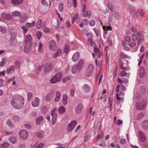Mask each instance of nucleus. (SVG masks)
<instances>
[{
	"label": "nucleus",
	"instance_id": "obj_1",
	"mask_svg": "<svg viewBox=\"0 0 148 148\" xmlns=\"http://www.w3.org/2000/svg\"><path fill=\"white\" fill-rule=\"evenodd\" d=\"M24 99L23 97L18 94L13 96L11 101L12 105L14 108L17 109L21 108L23 106Z\"/></svg>",
	"mask_w": 148,
	"mask_h": 148
},
{
	"label": "nucleus",
	"instance_id": "obj_2",
	"mask_svg": "<svg viewBox=\"0 0 148 148\" xmlns=\"http://www.w3.org/2000/svg\"><path fill=\"white\" fill-rule=\"evenodd\" d=\"M136 108L138 110H142L143 109L146 105V102L143 101L140 102H138L136 103Z\"/></svg>",
	"mask_w": 148,
	"mask_h": 148
},
{
	"label": "nucleus",
	"instance_id": "obj_3",
	"mask_svg": "<svg viewBox=\"0 0 148 148\" xmlns=\"http://www.w3.org/2000/svg\"><path fill=\"white\" fill-rule=\"evenodd\" d=\"M19 135L21 138L25 140L28 137V133L25 130H21L19 132Z\"/></svg>",
	"mask_w": 148,
	"mask_h": 148
},
{
	"label": "nucleus",
	"instance_id": "obj_4",
	"mask_svg": "<svg viewBox=\"0 0 148 148\" xmlns=\"http://www.w3.org/2000/svg\"><path fill=\"white\" fill-rule=\"evenodd\" d=\"M77 123V122L76 121H73L69 123L68 127L67 130L69 132H71Z\"/></svg>",
	"mask_w": 148,
	"mask_h": 148
},
{
	"label": "nucleus",
	"instance_id": "obj_5",
	"mask_svg": "<svg viewBox=\"0 0 148 148\" xmlns=\"http://www.w3.org/2000/svg\"><path fill=\"white\" fill-rule=\"evenodd\" d=\"M129 10L131 13L134 15H137L138 17V14L139 13V12L138 10H136L135 8L132 6H129Z\"/></svg>",
	"mask_w": 148,
	"mask_h": 148
},
{
	"label": "nucleus",
	"instance_id": "obj_6",
	"mask_svg": "<svg viewBox=\"0 0 148 148\" xmlns=\"http://www.w3.org/2000/svg\"><path fill=\"white\" fill-rule=\"evenodd\" d=\"M32 40V38L31 35L28 34L26 35L25 37V43L28 44V45H30L32 44V42L31 41Z\"/></svg>",
	"mask_w": 148,
	"mask_h": 148
},
{
	"label": "nucleus",
	"instance_id": "obj_7",
	"mask_svg": "<svg viewBox=\"0 0 148 148\" xmlns=\"http://www.w3.org/2000/svg\"><path fill=\"white\" fill-rule=\"evenodd\" d=\"M57 47L56 42L53 40L50 41L49 43V48L51 50H55Z\"/></svg>",
	"mask_w": 148,
	"mask_h": 148
},
{
	"label": "nucleus",
	"instance_id": "obj_8",
	"mask_svg": "<svg viewBox=\"0 0 148 148\" xmlns=\"http://www.w3.org/2000/svg\"><path fill=\"white\" fill-rule=\"evenodd\" d=\"M74 4V8H76L77 5V2L76 0H68L67 4L69 8H71Z\"/></svg>",
	"mask_w": 148,
	"mask_h": 148
},
{
	"label": "nucleus",
	"instance_id": "obj_9",
	"mask_svg": "<svg viewBox=\"0 0 148 148\" xmlns=\"http://www.w3.org/2000/svg\"><path fill=\"white\" fill-rule=\"evenodd\" d=\"M1 16L2 18L8 20H10L12 19V16L11 15L9 14H6L5 12L2 13L1 14Z\"/></svg>",
	"mask_w": 148,
	"mask_h": 148
},
{
	"label": "nucleus",
	"instance_id": "obj_10",
	"mask_svg": "<svg viewBox=\"0 0 148 148\" xmlns=\"http://www.w3.org/2000/svg\"><path fill=\"white\" fill-rule=\"evenodd\" d=\"M82 108L83 105L81 103L79 104L75 109L76 113L77 114H80L82 112Z\"/></svg>",
	"mask_w": 148,
	"mask_h": 148
},
{
	"label": "nucleus",
	"instance_id": "obj_11",
	"mask_svg": "<svg viewBox=\"0 0 148 148\" xmlns=\"http://www.w3.org/2000/svg\"><path fill=\"white\" fill-rule=\"evenodd\" d=\"M142 129L145 130H147L148 129V121L145 120L142 123Z\"/></svg>",
	"mask_w": 148,
	"mask_h": 148
},
{
	"label": "nucleus",
	"instance_id": "obj_12",
	"mask_svg": "<svg viewBox=\"0 0 148 148\" xmlns=\"http://www.w3.org/2000/svg\"><path fill=\"white\" fill-rule=\"evenodd\" d=\"M40 102V99L38 97H36L32 103V105L34 107H37Z\"/></svg>",
	"mask_w": 148,
	"mask_h": 148
},
{
	"label": "nucleus",
	"instance_id": "obj_13",
	"mask_svg": "<svg viewBox=\"0 0 148 148\" xmlns=\"http://www.w3.org/2000/svg\"><path fill=\"white\" fill-rule=\"evenodd\" d=\"M15 68L14 66H12L9 67L6 70V73L8 74H10L14 71Z\"/></svg>",
	"mask_w": 148,
	"mask_h": 148
},
{
	"label": "nucleus",
	"instance_id": "obj_14",
	"mask_svg": "<svg viewBox=\"0 0 148 148\" xmlns=\"http://www.w3.org/2000/svg\"><path fill=\"white\" fill-rule=\"evenodd\" d=\"M138 135L140 136V141L143 142L146 140L145 136L141 132L139 131L138 132Z\"/></svg>",
	"mask_w": 148,
	"mask_h": 148
},
{
	"label": "nucleus",
	"instance_id": "obj_15",
	"mask_svg": "<svg viewBox=\"0 0 148 148\" xmlns=\"http://www.w3.org/2000/svg\"><path fill=\"white\" fill-rule=\"evenodd\" d=\"M79 57V53L78 52H77L73 54L72 57V59L73 61L76 62L78 59Z\"/></svg>",
	"mask_w": 148,
	"mask_h": 148
},
{
	"label": "nucleus",
	"instance_id": "obj_16",
	"mask_svg": "<svg viewBox=\"0 0 148 148\" xmlns=\"http://www.w3.org/2000/svg\"><path fill=\"white\" fill-rule=\"evenodd\" d=\"M144 68L142 66H140L139 72L140 77L141 78L143 77L144 75Z\"/></svg>",
	"mask_w": 148,
	"mask_h": 148
},
{
	"label": "nucleus",
	"instance_id": "obj_17",
	"mask_svg": "<svg viewBox=\"0 0 148 148\" xmlns=\"http://www.w3.org/2000/svg\"><path fill=\"white\" fill-rule=\"evenodd\" d=\"M32 45V44L28 45V44L25 43V45L24 49V51L25 52H28L30 50V48Z\"/></svg>",
	"mask_w": 148,
	"mask_h": 148
},
{
	"label": "nucleus",
	"instance_id": "obj_18",
	"mask_svg": "<svg viewBox=\"0 0 148 148\" xmlns=\"http://www.w3.org/2000/svg\"><path fill=\"white\" fill-rule=\"evenodd\" d=\"M84 61L82 60H80L79 61V63L77 65L78 68V70H80V69L83 67L84 65Z\"/></svg>",
	"mask_w": 148,
	"mask_h": 148
},
{
	"label": "nucleus",
	"instance_id": "obj_19",
	"mask_svg": "<svg viewBox=\"0 0 148 148\" xmlns=\"http://www.w3.org/2000/svg\"><path fill=\"white\" fill-rule=\"evenodd\" d=\"M54 76L58 80V82H60L61 81L62 77V74L60 73H59L55 75Z\"/></svg>",
	"mask_w": 148,
	"mask_h": 148
},
{
	"label": "nucleus",
	"instance_id": "obj_20",
	"mask_svg": "<svg viewBox=\"0 0 148 148\" xmlns=\"http://www.w3.org/2000/svg\"><path fill=\"white\" fill-rule=\"evenodd\" d=\"M42 21V19H38L36 25V27L37 29H38L40 28L41 26Z\"/></svg>",
	"mask_w": 148,
	"mask_h": 148
},
{
	"label": "nucleus",
	"instance_id": "obj_21",
	"mask_svg": "<svg viewBox=\"0 0 148 148\" xmlns=\"http://www.w3.org/2000/svg\"><path fill=\"white\" fill-rule=\"evenodd\" d=\"M78 70V67L77 64H75L72 67L71 69L72 72L73 74H75Z\"/></svg>",
	"mask_w": 148,
	"mask_h": 148
},
{
	"label": "nucleus",
	"instance_id": "obj_22",
	"mask_svg": "<svg viewBox=\"0 0 148 148\" xmlns=\"http://www.w3.org/2000/svg\"><path fill=\"white\" fill-rule=\"evenodd\" d=\"M23 1V0H11L12 3L15 5H19Z\"/></svg>",
	"mask_w": 148,
	"mask_h": 148
},
{
	"label": "nucleus",
	"instance_id": "obj_23",
	"mask_svg": "<svg viewBox=\"0 0 148 148\" xmlns=\"http://www.w3.org/2000/svg\"><path fill=\"white\" fill-rule=\"evenodd\" d=\"M56 96L54 100L55 102H58L60 99V93L59 92H57L56 93Z\"/></svg>",
	"mask_w": 148,
	"mask_h": 148
},
{
	"label": "nucleus",
	"instance_id": "obj_24",
	"mask_svg": "<svg viewBox=\"0 0 148 148\" xmlns=\"http://www.w3.org/2000/svg\"><path fill=\"white\" fill-rule=\"evenodd\" d=\"M57 108H54L51 111V115L52 116H57Z\"/></svg>",
	"mask_w": 148,
	"mask_h": 148
},
{
	"label": "nucleus",
	"instance_id": "obj_25",
	"mask_svg": "<svg viewBox=\"0 0 148 148\" xmlns=\"http://www.w3.org/2000/svg\"><path fill=\"white\" fill-rule=\"evenodd\" d=\"M53 67V66L51 64H49L48 66H47L45 69V71L47 72L51 70V68Z\"/></svg>",
	"mask_w": 148,
	"mask_h": 148
},
{
	"label": "nucleus",
	"instance_id": "obj_26",
	"mask_svg": "<svg viewBox=\"0 0 148 148\" xmlns=\"http://www.w3.org/2000/svg\"><path fill=\"white\" fill-rule=\"evenodd\" d=\"M43 120V118L42 116H40L36 121V123L38 125L40 124L41 122Z\"/></svg>",
	"mask_w": 148,
	"mask_h": 148
},
{
	"label": "nucleus",
	"instance_id": "obj_27",
	"mask_svg": "<svg viewBox=\"0 0 148 148\" xmlns=\"http://www.w3.org/2000/svg\"><path fill=\"white\" fill-rule=\"evenodd\" d=\"M35 24V22L34 21L32 23H29L28 22L26 24V26L27 28H30L34 27Z\"/></svg>",
	"mask_w": 148,
	"mask_h": 148
},
{
	"label": "nucleus",
	"instance_id": "obj_28",
	"mask_svg": "<svg viewBox=\"0 0 148 148\" xmlns=\"http://www.w3.org/2000/svg\"><path fill=\"white\" fill-rule=\"evenodd\" d=\"M12 15L13 16H18L20 17L21 16V14L20 12L16 11L12 13Z\"/></svg>",
	"mask_w": 148,
	"mask_h": 148
},
{
	"label": "nucleus",
	"instance_id": "obj_29",
	"mask_svg": "<svg viewBox=\"0 0 148 148\" xmlns=\"http://www.w3.org/2000/svg\"><path fill=\"white\" fill-rule=\"evenodd\" d=\"M90 87L87 84H85L84 86V90L85 92H88L90 90Z\"/></svg>",
	"mask_w": 148,
	"mask_h": 148
},
{
	"label": "nucleus",
	"instance_id": "obj_30",
	"mask_svg": "<svg viewBox=\"0 0 148 148\" xmlns=\"http://www.w3.org/2000/svg\"><path fill=\"white\" fill-rule=\"evenodd\" d=\"M120 16V14L119 13L115 12L112 14V18L115 17L116 18L118 19L119 17Z\"/></svg>",
	"mask_w": 148,
	"mask_h": 148
},
{
	"label": "nucleus",
	"instance_id": "obj_31",
	"mask_svg": "<svg viewBox=\"0 0 148 148\" xmlns=\"http://www.w3.org/2000/svg\"><path fill=\"white\" fill-rule=\"evenodd\" d=\"M58 110L59 114H62L64 112L65 109L64 107L61 106L59 108Z\"/></svg>",
	"mask_w": 148,
	"mask_h": 148
},
{
	"label": "nucleus",
	"instance_id": "obj_32",
	"mask_svg": "<svg viewBox=\"0 0 148 148\" xmlns=\"http://www.w3.org/2000/svg\"><path fill=\"white\" fill-rule=\"evenodd\" d=\"M120 87V85L119 84H118L117 86L116 91L118 93L116 94V95L119 96L121 95L122 93V92L121 91L119 90V88Z\"/></svg>",
	"mask_w": 148,
	"mask_h": 148
},
{
	"label": "nucleus",
	"instance_id": "obj_33",
	"mask_svg": "<svg viewBox=\"0 0 148 148\" xmlns=\"http://www.w3.org/2000/svg\"><path fill=\"white\" fill-rule=\"evenodd\" d=\"M8 143H4L0 145V148H7L9 146Z\"/></svg>",
	"mask_w": 148,
	"mask_h": 148
},
{
	"label": "nucleus",
	"instance_id": "obj_34",
	"mask_svg": "<svg viewBox=\"0 0 148 148\" xmlns=\"http://www.w3.org/2000/svg\"><path fill=\"white\" fill-rule=\"evenodd\" d=\"M107 42L108 44L109 45H111L112 44V42L111 41V37L110 36H109L107 38Z\"/></svg>",
	"mask_w": 148,
	"mask_h": 148
},
{
	"label": "nucleus",
	"instance_id": "obj_35",
	"mask_svg": "<svg viewBox=\"0 0 148 148\" xmlns=\"http://www.w3.org/2000/svg\"><path fill=\"white\" fill-rule=\"evenodd\" d=\"M57 82H58V80L56 79L54 76L50 80V83L51 84H54L56 83Z\"/></svg>",
	"mask_w": 148,
	"mask_h": 148
},
{
	"label": "nucleus",
	"instance_id": "obj_36",
	"mask_svg": "<svg viewBox=\"0 0 148 148\" xmlns=\"http://www.w3.org/2000/svg\"><path fill=\"white\" fill-rule=\"evenodd\" d=\"M33 93L31 92H29L27 93V100L28 101H29L33 97Z\"/></svg>",
	"mask_w": 148,
	"mask_h": 148
},
{
	"label": "nucleus",
	"instance_id": "obj_37",
	"mask_svg": "<svg viewBox=\"0 0 148 148\" xmlns=\"http://www.w3.org/2000/svg\"><path fill=\"white\" fill-rule=\"evenodd\" d=\"M43 46L42 44L40 42L39 43L38 49V50L40 52H42L43 51Z\"/></svg>",
	"mask_w": 148,
	"mask_h": 148
},
{
	"label": "nucleus",
	"instance_id": "obj_38",
	"mask_svg": "<svg viewBox=\"0 0 148 148\" xmlns=\"http://www.w3.org/2000/svg\"><path fill=\"white\" fill-rule=\"evenodd\" d=\"M87 70L92 72L94 70L93 65L92 64H90L89 65Z\"/></svg>",
	"mask_w": 148,
	"mask_h": 148
},
{
	"label": "nucleus",
	"instance_id": "obj_39",
	"mask_svg": "<svg viewBox=\"0 0 148 148\" xmlns=\"http://www.w3.org/2000/svg\"><path fill=\"white\" fill-rule=\"evenodd\" d=\"M92 72V71L87 70L85 73L86 75L88 77H89L91 75Z\"/></svg>",
	"mask_w": 148,
	"mask_h": 148
},
{
	"label": "nucleus",
	"instance_id": "obj_40",
	"mask_svg": "<svg viewBox=\"0 0 148 148\" xmlns=\"http://www.w3.org/2000/svg\"><path fill=\"white\" fill-rule=\"evenodd\" d=\"M51 120L52 123L53 124H55L57 121V116H52Z\"/></svg>",
	"mask_w": 148,
	"mask_h": 148
},
{
	"label": "nucleus",
	"instance_id": "obj_41",
	"mask_svg": "<svg viewBox=\"0 0 148 148\" xmlns=\"http://www.w3.org/2000/svg\"><path fill=\"white\" fill-rule=\"evenodd\" d=\"M99 49L97 47H95L94 48V51L95 54L97 55L100 52L99 51Z\"/></svg>",
	"mask_w": 148,
	"mask_h": 148
},
{
	"label": "nucleus",
	"instance_id": "obj_42",
	"mask_svg": "<svg viewBox=\"0 0 148 148\" xmlns=\"http://www.w3.org/2000/svg\"><path fill=\"white\" fill-rule=\"evenodd\" d=\"M140 91L143 94H144L146 90L143 86H141L140 87Z\"/></svg>",
	"mask_w": 148,
	"mask_h": 148
},
{
	"label": "nucleus",
	"instance_id": "obj_43",
	"mask_svg": "<svg viewBox=\"0 0 148 148\" xmlns=\"http://www.w3.org/2000/svg\"><path fill=\"white\" fill-rule=\"evenodd\" d=\"M27 16H25V17L22 18L20 19V21L21 23L25 22L27 21Z\"/></svg>",
	"mask_w": 148,
	"mask_h": 148
},
{
	"label": "nucleus",
	"instance_id": "obj_44",
	"mask_svg": "<svg viewBox=\"0 0 148 148\" xmlns=\"http://www.w3.org/2000/svg\"><path fill=\"white\" fill-rule=\"evenodd\" d=\"M132 40L133 41H135L138 38L136 34H132Z\"/></svg>",
	"mask_w": 148,
	"mask_h": 148
},
{
	"label": "nucleus",
	"instance_id": "obj_45",
	"mask_svg": "<svg viewBox=\"0 0 148 148\" xmlns=\"http://www.w3.org/2000/svg\"><path fill=\"white\" fill-rule=\"evenodd\" d=\"M9 140L13 143H14L16 142V139L15 137H11Z\"/></svg>",
	"mask_w": 148,
	"mask_h": 148
},
{
	"label": "nucleus",
	"instance_id": "obj_46",
	"mask_svg": "<svg viewBox=\"0 0 148 148\" xmlns=\"http://www.w3.org/2000/svg\"><path fill=\"white\" fill-rule=\"evenodd\" d=\"M36 36L37 38L38 39H40L42 36L41 32L40 31L37 32L36 33Z\"/></svg>",
	"mask_w": 148,
	"mask_h": 148
},
{
	"label": "nucleus",
	"instance_id": "obj_47",
	"mask_svg": "<svg viewBox=\"0 0 148 148\" xmlns=\"http://www.w3.org/2000/svg\"><path fill=\"white\" fill-rule=\"evenodd\" d=\"M13 119L15 121H18L19 120L20 118L18 116L14 115L13 117Z\"/></svg>",
	"mask_w": 148,
	"mask_h": 148
},
{
	"label": "nucleus",
	"instance_id": "obj_48",
	"mask_svg": "<svg viewBox=\"0 0 148 148\" xmlns=\"http://www.w3.org/2000/svg\"><path fill=\"white\" fill-rule=\"evenodd\" d=\"M103 29L105 30H111L112 29V27L110 26H107V27L103 26Z\"/></svg>",
	"mask_w": 148,
	"mask_h": 148
},
{
	"label": "nucleus",
	"instance_id": "obj_49",
	"mask_svg": "<svg viewBox=\"0 0 148 148\" xmlns=\"http://www.w3.org/2000/svg\"><path fill=\"white\" fill-rule=\"evenodd\" d=\"M47 108L46 106H43L42 108V111L43 113L45 114L47 112Z\"/></svg>",
	"mask_w": 148,
	"mask_h": 148
},
{
	"label": "nucleus",
	"instance_id": "obj_50",
	"mask_svg": "<svg viewBox=\"0 0 148 148\" xmlns=\"http://www.w3.org/2000/svg\"><path fill=\"white\" fill-rule=\"evenodd\" d=\"M70 50L69 46L67 45H65V53H68Z\"/></svg>",
	"mask_w": 148,
	"mask_h": 148
},
{
	"label": "nucleus",
	"instance_id": "obj_51",
	"mask_svg": "<svg viewBox=\"0 0 148 148\" xmlns=\"http://www.w3.org/2000/svg\"><path fill=\"white\" fill-rule=\"evenodd\" d=\"M22 29L23 30V33L24 34H25L27 32V29L26 28L25 26H23L21 27Z\"/></svg>",
	"mask_w": 148,
	"mask_h": 148
},
{
	"label": "nucleus",
	"instance_id": "obj_52",
	"mask_svg": "<svg viewBox=\"0 0 148 148\" xmlns=\"http://www.w3.org/2000/svg\"><path fill=\"white\" fill-rule=\"evenodd\" d=\"M103 142L101 140H99L97 142V144L99 146L102 147L103 146Z\"/></svg>",
	"mask_w": 148,
	"mask_h": 148
},
{
	"label": "nucleus",
	"instance_id": "obj_53",
	"mask_svg": "<svg viewBox=\"0 0 148 148\" xmlns=\"http://www.w3.org/2000/svg\"><path fill=\"white\" fill-rule=\"evenodd\" d=\"M127 75V73L125 72V70L121 71V76H125Z\"/></svg>",
	"mask_w": 148,
	"mask_h": 148
},
{
	"label": "nucleus",
	"instance_id": "obj_54",
	"mask_svg": "<svg viewBox=\"0 0 148 148\" xmlns=\"http://www.w3.org/2000/svg\"><path fill=\"white\" fill-rule=\"evenodd\" d=\"M59 8L60 11L62 12L63 9V4H60L59 5Z\"/></svg>",
	"mask_w": 148,
	"mask_h": 148
},
{
	"label": "nucleus",
	"instance_id": "obj_55",
	"mask_svg": "<svg viewBox=\"0 0 148 148\" xmlns=\"http://www.w3.org/2000/svg\"><path fill=\"white\" fill-rule=\"evenodd\" d=\"M36 135L39 138H42L43 137V135L42 134L39 132H37L36 134Z\"/></svg>",
	"mask_w": 148,
	"mask_h": 148
},
{
	"label": "nucleus",
	"instance_id": "obj_56",
	"mask_svg": "<svg viewBox=\"0 0 148 148\" xmlns=\"http://www.w3.org/2000/svg\"><path fill=\"white\" fill-rule=\"evenodd\" d=\"M119 63H120V68L122 69L123 68V63L122 60L121 59H120L119 60Z\"/></svg>",
	"mask_w": 148,
	"mask_h": 148
},
{
	"label": "nucleus",
	"instance_id": "obj_57",
	"mask_svg": "<svg viewBox=\"0 0 148 148\" xmlns=\"http://www.w3.org/2000/svg\"><path fill=\"white\" fill-rule=\"evenodd\" d=\"M74 90L75 89L74 87L72 88L71 90L70 93L71 95L72 96H73L74 95Z\"/></svg>",
	"mask_w": 148,
	"mask_h": 148
},
{
	"label": "nucleus",
	"instance_id": "obj_58",
	"mask_svg": "<svg viewBox=\"0 0 148 148\" xmlns=\"http://www.w3.org/2000/svg\"><path fill=\"white\" fill-rule=\"evenodd\" d=\"M120 143L122 144H124L126 143V140L125 139L122 138L120 140Z\"/></svg>",
	"mask_w": 148,
	"mask_h": 148
},
{
	"label": "nucleus",
	"instance_id": "obj_59",
	"mask_svg": "<svg viewBox=\"0 0 148 148\" xmlns=\"http://www.w3.org/2000/svg\"><path fill=\"white\" fill-rule=\"evenodd\" d=\"M51 96L49 95H47L45 97V100L47 101H50Z\"/></svg>",
	"mask_w": 148,
	"mask_h": 148
},
{
	"label": "nucleus",
	"instance_id": "obj_60",
	"mask_svg": "<svg viewBox=\"0 0 148 148\" xmlns=\"http://www.w3.org/2000/svg\"><path fill=\"white\" fill-rule=\"evenodd\" d=\"M131 38L128 36H126L125 38V40L127 42H129L131 40Z\"/></svg>",
	"mask_w": 148,
	"mask_h": 148
},
{
	"label": "nucleus",
	"instance_id": "obj_61",
	"mask_svg": "<svg viewBox=\"0 0 148 148\" xmlns=\"http://www.w3.org/2000/svg\"><path fill=\"white\" fill-rule=\"evenodd\" d=\"M86 36L89 38L88 39H92V35L91 33H88L87 34Z\"/></svg>",
	"mask_w": 148,
	"mask_h": 148
},
{
	"label": "nucleus",
	"instance_id": "obj_62",
	"mask_svg": "<svg viewBox=\"0 0 148 148\" xmlns=\"http://www.w3.org/2000/svg\"><path fill=\"white\" fill-rule=\"evenodd\" d=\"M95 24V22L94 20H92L89 23V25L91 26H94Z\"/></svg>",
	"mask_w": 148,
	"mask_h": 148
},
{
	"label": "nucleus",
	"instance_id": "obj_63",
	"mask_svg": "<svg viewBox=\"0 0 148 148\" xmlns=\"http://www.w3.org/2000/svg\"><path fill=\"white\" fill-rule=\"evenodd\" d=\"M65 24L67 28H69L71 27V24L69 21H67L66 22H65Z\"/></svg>",
	"mask_w": 148,
	"mask_h": 148
},
{
	"label": "nucleus",
	"instance_id": "obj_64",
	"mask_svg": "<svg viewBox=\"0 0 148 148\" xmlns=\"http://www.w3.org/2000/svg\"><path fill=\"white\" fill-rule=\"evenodd\" d=\"M15 38L16 37L15 36H12L10 40V43L13 42Z\"/></svg>",
	"mask_w": 148,
	"mask_h": 148
}]
</instances>
